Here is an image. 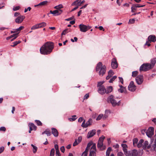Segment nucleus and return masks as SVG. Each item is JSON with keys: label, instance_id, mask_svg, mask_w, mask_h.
Masks as SVG:
<instances>
[{"label": "nucleus", "instance_id": "1", "mask_svg": "<svg viewBox=\"0 0 156 156\" xmlns=\"http://www.w3.org/2000/svg\"><path fill=\"white\" fill-rule=\"evenodd\" d=\"M54 48V43L53 42H47L40 48V53L43 55H48L51 52Z\"/></svg>", "mask_w": 156, "mask_h": 156}, {"label": "nucleus", "instance_id": "2", "mask_svg": "<svg viewBox=\"0 0 156 156\" xmlns=\"http://www.w3.org/2000/svg\"><path fill=\"white\" fill-rule=\"evenodd\" d=\"M106 70V66L103 65L101 62H100L97 64L96 67V70L98 72L99 75L100 76H103L105 73Z\"/></svg>", "mask_w": 156, "mask_h": 156}, {"label": "nucleus", "instance_id": "3", "mask_svg": "<svg viewBox=\"0 0 156 156\" xmlns=\"http://www.w3.org/2000/svg\"><path fill=\"white\" fill-rule=\"evenodd\" d=\"M152 69L149 63H144L140 67L139 70L140 72L147 71Z\"/></svg>", "mask_w": 156, "mask_h": 156}, {"label": "nucleus", "instance_id": "4", "mask_svg": "<svg viewBox=\"0 0 156 156\" xmlns=\"http://www.w3.org/2000/svg\"><path fill=\"white\" fill-rule=\"evenodd\" d=\"M107 101L108 102H110L113 106H115L116 105H119V104L117 103V101L114 98V96L112 95L108 97L107 98Z\"/></svg>", "mask_w": 156, "mask_h": 156}, {"label": "nucleus", "instance_id": "5", "mask_svg": "<svg viewBox=\"0 0 156 156\" xmlns=\"http://www.w3.org/2000/svg\"><path fill=\"white\" fill-rule=\"evenodd\" d=\"M138 152L135 149L129 151L128 154H126V156H138Z\"/></svg>", "mask_w": 156, "mask_h": 156}, {"label": "nucleus", "instance_id": "6", "mask_svg": "<svg viewBox=\"0 0 156 156\" xmlns=\"http://www.w3.org/2000/svg\"><path fill=\"white\" fill-rule=\"evenodd\" d=\"M136 83L138 85L142 83L143 81V76L142 75H139L136 78Z\"/></svg>", "mask_w": 156, "mask_h": 156}, {"label": "nucleus", "instance_id": "7", "mask_svg": "<svg viewBox=\"0 0 156 156\" xmlns=\"http://www.w3.org/2000/svg\"><path fill=\"white\" fill-rule=\"evenodd\" d=\"M62 10H55L53 11L50 10V14H52L54 16H57L60 15L62 12Z\"/></svg>", "mask_w": 156, "mask_h": 156}, {"label": "nucleus", "instance_id": "8", "mask_svg": "<svg viewBox=\"0 0 156 156\" xmlns=\"http://www.w3.org/2000/svg\"><path fill=\"white\" fill-rule=\"evenodd\" d=\"M128 89L131 91H134L136 89V87L134 84L133 81H131L128 87Z\"/></svg>", "mask_w": 156, "mask_h": 156}, {"label": "nucleus", "instance_id": "9", "mask_svg": "<svg viewBox=\"0 0 156 156\" xmlns=\"http://www.w3.org/2000/svg\"><path fill=\"white\" fill-rule=\"evenodd\" d=\"M25 18L24 16H20L16 18L15 20V22L17 23H20L22 22Z\"/></svg>", "mask_w": 156, "mask_h": 156}, {"label": "nucleus", "instance_id": "10", "mask_svg": "<svg viewBox=\"0 0 156 156\" xmlns=\"http://www.w3.org/2000/svg\"><path fill=\"white\" fill-rule=\"evenodd\" d=\"M111 66L112 69H115L117 67L118 64L115 58H113L112 59Z\"/></svg>", "mask_w": 156, "mask_h": 156}, {"label": "nucleus", "instance_id": "11", "mask_svg": "<svg viewBox=\"0 0 156 156\" xmlns=\"http://www.w3.org/2000/svg\"><path fill=\"white\" fill-rule=\"evenodd\" d=\"M98 91L101 94H103L106 93V90L104 86H102L99 87Z\"/></svg>", "mask_w": 156, "mask_h": 156}, {"label": "nucleus", "instance_id": "12", "mask_svg": "<svg viewBox=\"0 0 156 156\" xmlns=\"http://www.w3.org/2000/svg\"><path fill=\"white\" fill-rule=\"evenodd\" d=\"M79 27L80 31L83 32H85L87 31V26L83 24H80L79 25Z\"/></svg>", "mask_w": 156, "mask_h": 156}, {"label": "nucleus", "instance_id": "13", "mask_svg": "<svg viewBox=\"0 0 156 156\" xmlns=\"http://www.w3.org/2000/svg\"><path fill=\"white\" fill-rule=\"evenodd\" d=\"M96 133V130L95 129H92L88 133L87 135V138H89L93 136Z\"/></svg>", "mask_w": 156, "mask_h": 156}, {"label": "nucleus", "instance_id": "14", "mask_svg": "<svg viewBox=\"0 0 156 156\" xmlns=\"http://www.w3.org/2000/svg\"><path fill=\"white\" fill-rule=\"evenodd\" d=\"M156 63V58H152L150 60V63H149L150 66L152 68H153L154 66Z\"/></svg>", "mask_w": 156, "mask_h": 156}, {"label": "nucleus", "instance_id": "15", "mask_svg": "<svg viewBox=\"0 0 156 156\" xmlns=\"http://www.w3.org/2000/svg\"><path fill=\"white\" fill-rule=\"evenodd\" d=\"M51 133L55 137H57L58 136V133L57 129L54 128H51Z\"/></svg>", "mask_w": 156, "mask_h": 156}, {"label": "nucleus", "instance_id": "16", "mask_svg": "<svg viewBox=\"0 0 156 156\" xmlns=\"http://www.w3.org/2000/svg\"><path fill=\"white\" fill-rule=\"evenodd\" d=\"M28 126L29 127L30 130H36L37 129V126H35L33 123H29L28 124Z\"/></svg>", "mask_w": 156, "mask_h": 156}, {"label": "nucleus", "instance_id": "17", "mask_svg": "<svg viewBox=\"0 0 156 156\" xmlns=\"http://www.w3.org/2000/svg\"><path fill=\"white\" fill-rule=\"evenodd\" d=\"M148 39L150 42H154L156 41L155 36L154 35H150L148 37Z\"/></svg>", "mask_w": 156, "mask_h": 156}, {"label": "nucleus", "instance_id": "18", "mask_svg": "<svg viewBox=\"0 0 156 156\" xmlns=\"http://www.w3.org/2000/svg\"><path fill=\"white\" fill-rule=\"evenodd\" d=\"M85 2L84 0H83L82 1H81L80 0H77L75 1L72 4V5H77L79 6L80 5L82 4Z\"/></svg>", "mask_w": 156, "mask_h": 156}, {"label": "nucleus", "instance_id": "19", "mask_svg": "<svg viewBox=\"0 0 156 156\" xmlns=\"http://www.w3.org/2000/svg\"><path fill=\"white\" fill-rule=\"evenodd\" d=\"M45 134L48 136H50L51 135L50 130L48 129L42 133V134Z\"/></svg>", "mask_w": 156, "mask_h": 156}, {"label": "nucleus", "instance_id": "20", "mask_svg": "<svg viewBox=\"0 0 156 156\" xmlns=\"http://www.w3.org/2000/svg\"><path fill=\"white\" fill-rule=\"evenodd\" d=\"M92 122V120L91 119H89L88 121L85 123V128L91 125Z\"/></svg>", "mask_w": 156, "mask_h": 156}, {"label": "nucleus", "instance_id": "21", "mask_svg": "<svg viewBox=\"0 0 156 156\" xmlns=\"http://www.w3.org/2000/svg\"><path fill=\"white\" fill-rule=\"evenodd\" d=\"M113 90V88L112 86H110L107 88V90H106V93L107 94H108L111 92Z\"/></svg>", "mask_w": 156, "mask_h": 156}, {"label": "nucleus", "instance_id": "22", "mask_svg": "<svg viewBox=\"0 0 156 156\" xmlns=\"http://www.w3.org/2000/svg\"><path fill=\"white\" fill-rule=\"evenodd\" d=\"M154 143V144L151 147V149L152 151H156V139H155Z\"/></svg>", "mask_w": 156, "mask_h": 156}, {"label": "nucleus", "instance_id": "23", "mask_svg": "<svg viewBox=\"0 0 156 156\" xmlns=\"http://www.w3.org/2000/svg\"><path fill=\"white\" fill-rule=\"evenodd\" d=\"M31 145L33 147V153H35L37 151V147L33 144H31Z\"/></svg>", "mask_w": 156, "mask_h": 156}, {"label": "nucleus", "instance_id": "24", "mask_svg": "<svg viewBox=\"0 0 156 156\" xmlns=\"http://www.w3.org/2000/svg\"><path fill=\"white\" fill-rule=\"evenodd\" d=\"M144 142L143 140L141 139L139 142L138 144H137V147L140 148L142 146L143 143Z\"/></svg>", "mask_w": 156, "mask_h": 156}, {"label": "nucleus", "instance_id": "25", "mask_svg": "<svg viewBox=\"0 0 156 156\" xmlns=\"http://www.w3.org/2000/svg\"><path fill=\"white\" fill-rule=\"evenodd\" d=\"M103 143L101 142L98 141L97 145L98 147V148H100V149L101 150H102V149H101V148L103 146Z\"/></svg>", "mask_w": 156, "mask_h": 156}, {"label": "nucleus", "instance_id": "26", "mask_svg": "<svg viewBox=\"0 0 156 156\" xmlns=\"http://www.w3.org/2000/svg\"><path fill=\"white\" fill-rule=\"evenodd\" d=\"M148 144V142L147 141H145L143 145V148L144 149H147V146Z\"/></svg>", "mask_w": 156, "mask_h": 156}, {"label": "nucleus", "instance_id": "27", "mask_svg": "<svg viewBox=\"0 0 156 156\" xmlns=\"http://www.w3.org/2000/svg\"><path fill=\"white\" fill-rule=\"evenodd\" d=\"M37 24L39 28L44 27L46 25V23L45 22H42Z\"/></svg>", "mask_w": 156, "mask_h": 156}, {"label": "nucleus", "instance_id": "28", "mask_svg": "<svg viewBox=\"0 0 156 156\" xmlns=\"http://www.w3.org/2000/svg\"><path fill=\"white\" fill-rule=\"evenodd\" d=\"M112 150V148L111 147H109L106 152V156H109L110 151Z\"/></svg>", "mask_w": 156, "mask_h": 156}, {"label": "nucleus", "instance_id": "29", "mask_svg": "<svg viewBox=\"0 0 156 156\" xmlns=\"http://www.w3.org/2000/svg\"><path fill=\"white\" fill-rule=\"evenodd\" d=\"M89 156H96V152L95 151H92L91 149L90 151Z\"/></svg>", "mask_w": 156, "mask_h": 156}, {"label": "nucleus", "instance_id": "30", "mask_svg": "<svg viewBox=\"0 0 156 156\" xmlns=\"http://www.w3.org/2000/svg\"><path fill=\"white\" fill-rule=\"evenodd\" d=\"M63 7L62 5L59 4L58 5H57L54 7V8L56 9L57 10H61L60 9Z\"/></svg>", "mask_w": 156, "mask_h": 156}, {"label": "nucleus", "instance_id": "31", "mask_svg": "<svg viewBox=\"0 0 156 156\" xmlns=\"http://www.w3.org/2000/svg\"><path fill=\"white\" fill-rule=\"evenodd\" d=\"M76 117V115H73L72 116V118H69V120L70 121H74L77 119Z\"/></svg>", "mask_w": 156, "mask_h": 156}, {"label": "nucleus", "instance_id": "32", "mask_svg": "<svg viewBox=\"0 0 156 156\" xmlns=\"http://www.w3.org/2000/svg\"><path fill=\"white\" fill-rule=\"evenodd\" d=\"M39 26H38V24H36L35 25H34L33 26H32L31 28V29L32 30H35L38 28H39Z\"/></svg>", "mask_w": 156, "mask_h": 156}, {"label": "nucleus", "instance_id": "33", "mask_svg": "<svg viewBox=\"0 0 156 156\" xmlns=\"http://www.w3.org/2000/svg\"><path fill=\"white\" fill-rule=\"evenodd\" d=\"M117 78V76H114L112 78L109 80V82L110 83H112V82L115 80Z\"/></svg>", "mask_w": 156, "mask_h": 156}, {"label": "nucleus", "instance_id": "34", "mask_svg": "<svg viewBox=\"0 0 156 156\" xmlns=\"http://www.w3.org/2000/svg\"><path fill=\"white\" fill-rule=\"evenodd\" d=\"M114 74V73L112 70H110L108 72V75L111 77Z\"/></svg>", "mask_w": 156, "mask_h": 156}, {"label": "nucleus", "instance_id": "35", "mask_svg": "<svg viewBox=\"0 0 156 156\" xmlns=\"http://www.w3.org/2000/svg\"><path fill=\"white\" fill-rule=\"evenodd\" d=\"M138 140L137 138H134L133 140V144L134 146L136 145L138 143Z\"/></svg>", "mask_w": 156, "mask_h": 156}, {"label": "nucleus", "instance_id": "36", "mask_svg": "<svg viewBox=\"0 0 156 156\" xmlns=\"http://www.w3.org/2000/svg\"><path fill=\"white\" fill-rule=\"evenodd\" d=\"M20 42H21V41H20L14 42L13 43V45H11V46L12 47H14L15 46H16L17 44H19Z\"/></svg>", "mask_w": 156, "mask_h": 156}, {"label": "nucleus", "instance_id": "37", "mask_svg": "<svg viewBox=\"0 0 156 156\" xmlns=\"http://www.w3.org/2000/svg\"><path fill=\"white\" fill-rule=\"evenodd\" d=\"M55 154V149L54 148H52L51 149L50 151V156H54Z\"/></svg>", "mask_w": 156, "mask_h": 156}, {"label": "nucleus", "instance_id": "38", "mask_svg": "<svg viewBox=\"0 0 156 156\" xmlns=\"http://www.w3.org/2000/svg\"><path fill=\"white\" fill-rule=\"evenodd\" d=\"M48 1H45L40 3L39 5H41V6H43L46 5Z\"/></svg>", "mask_w": 156, "mask_h": 156}, {"label": "nucleus", "instance_id": "39", "mask_svg": "<svg viewBox=\"0 0 156 156\" xmlns=\"http://www.w3.org/2000/svg\"><path fill=\"white\" fill-rule=\"evenodd\" d=\"M35 122L38 126H42V123L39 120H35Z\"/></svg>", "mask_w": 156, "mask_h": 156}, {"label": "nucleus", "instance_id": "40", "mask_svg": "<svg viewBox=\"0 0 156 156\" xmlns=\"http://www.w3.org/2000/svg\"><path fill=\"white\" fill-rule=\"evenodd\" d=\"M19 33H18L13 34L12 35H11L10 36L12 38V37H14V38H13V39H16L18 36V35Z\"/></svg>", "mask_w": 156, "mask_h": 156}, {"label": "nucleus", "instance_id": "41", "mask_svg": "<svg viewBox=\"0 0 156 156\" xmlns=\"http://www.w3.org/2000/svg\"><path fill=\"white\" fill-rule=\"evenodd\" d=\"M138 74V72L137 71H134L132 72V76L133 77H135Z\"/></svg>", "mask_w": 156, "mask_h": 156}, {"label": "nucleus", "instance_id": "42", "mask_svg": "<svg viewBox=\"0 0 156 156\" xmlns=\"http://www.w3.org/2000/svg\"><path fill=\"white\" fill-rule=\"evenodd\" d=\"M127 148H122V150L124 152V153L126 156V154H128L129 151H127Z\"/></svg>", "mask_w": 156, "mask_h": 156}, {"label": "nucleus", "instance_id": "43", "mask_svg": "<svg viewBox=\"0 0 156 156\" xmlns=\"http://www.w3.org/2000/svg\"><path fill=\"white\" fill-rule=\"evenodd\" d=\"M103 115L102 114H100L96 118L97 120H99L103 116Z\"/></svg>", "mask_w": 156, "mask_h": 156}, {"label": "nucleus", "instance_id": "44", "mask_svg": "<svg viewBox=\"0 0 156 156\" xmlns=\"http://www.w3.org/2000/svg\"><path fill=\"white\" fill-rule=\"evenodd\" d=\"M135 20L134 19H130L129 20V22H128V23L129 24L133 23L135 22Z\"/></svg>", "mask_w": 156, "mask_h": 156}, {"label": "nucleus", "instance_id": "45", "mask_svg": "<svg viewBox=\"0 0 156 156\" xmlns=\"http://www.w3.org/2000/svg\"><path fill=\"white\" fill-rule=\"evenodd\" d=\"M68 29H66L64 30L62 33V35H65L68 33Z\"/></svg>", "mask_w": 156, "mask_h": 156}, {"label": "nucleus", "instance_id": "46", "mask_svg": "<svg viewBox=\"0 0 156 156\" xmlns=\"http://www.w3.org/2000/svg\"><path fill=\"white\" fill-rule=\"evenodd\" d=\"M105 138V137L103 136H102L100 137L99 138L98 141L101 142L103 143V140Z\"/></svg>", "mask_w": 156, "mask_h": 156}, {"label": "nucleus", "instance_id": "47", "mask_svg": "<svg viewBox=\"0 0 156 156\" xmlns=\"http://www.w3.org/2000/svg\"><path fill=\"white\" fill-rule=\"evenodd\" d=\"M135 5L137 8H140V7H142L144 6L145 5H141L139 4H135Z\"/></svg>", "mask_w": 156, "mask_h": 156}, {"label": "nucleus", "instance_id": "48", "mask_svg": "<svg viewBox=\"0 0 156 156\" xmlns=\"http://www.w3.org/2000/svg\"><path fill=\"white\" fill-rule=\"evenodd\" d=\"M20 8V7L19 6H14L13 8V10L16 11L19 10Z\"/></svg>", "mask_w": 156, "mask_h": 156}, {"label": "nucleus", "instance_id": "49", "mask_svg": "<svg viewBox=\"0 0 156 156\" xmlns=\"http://www.w3.org/2000/svg\"><path fill=\"white\" fill-rule=\"evenodd\" d=\"M91 149H93V151H95V152H96V144H93V145L91 147Z\"/></svg>", "mask_w": 156, "mask_h": 156}, {"label": "nucleus", "instance_id": "50", "mask_svg": "<svg viewBox=\"0 0 156 156\" xmlns=\"http://www.w3.org/2000/svg\"><path fill=\"white\" fill-rule=\"evenodd\" d=\"M125 89H126L125 88H124V89L119 88L118 90L119 92H120L121 93H122L124 91V90H125Z\"/></svg>", "mask_w": 156, "mask_h": 156}, {"label": "nucleus", "instance_id": "51", "mask_svg": "<svg viewBox=\"0 0 156 156\" xmlns=\"http://www.w3.org/2000/svg\"><path fill=\"white\" fill-rule=\"evenodd\" d=\"M122 0H117L116 2L118 5L119 6H120L121 4V3L122 2Z\"/></svg>", "mask_w": 156, "mask_h": 156}, {"label": "nucleus", "instance_id": "52", "mask_svg": "<svg viewBox=\"0 0 156 156\" xmlns=\"http://www.w3.org/2000/svg\"><path fill=\"white\" fill-rule=\"evenodd\" d=\"M24 28V27L22 26H21L19 28L16 29V30H17L18 31H20L21 30L23 29Z\"/></svg>", "mask_w": 156, "mask_h": 156}, {"label": "nucleus", "instance_id": "53", "mask_svg": "<svg viewBox=\"0 0 156 156\" xmlns=\"http://www.w3.org/2000/svg\"><path fill=\"white\" fill-rule=\"evenodd\" d=\"M119 81L123 84V80L122 77H119Z\"/></svg>", "mask_w": 156, "mask_h": 156}, {"label": "nucleus", "instance_id": "54", "mask_svg": "<svg viewBox=\"0 0 156 156\" xmlns=\"http://www.w3.org/2000/svg\"><path fill=\"white\" fill-rule=\"evenodd\" d=\"M6 130V128L5 127L2 126L0 128V131L5 132Z\"/></svg>", "mask_w": 156, "mask_h": 156}, {"label": "nucleus", "instance_id": "55", "mask_svg": "<svg viewBox=\"0 0 156 156\" xmlns=\"http://www.w3.org/2000/svg\"><path fill=\"white\" fill-rule=\"evenodd\" d=\"M117 156H124V154L122 152H119L118 153Z\"/></svg>", "mask_w": 156, "mask_h": 156}, {"label": "nucleus", "instance_id": "56", "mask_svg": "<svg viewBox=\"0 0 156 156\" xmlns=\"http://www.w3.org/2000/svg\"><path fill=\"white\" fill-rule=\"evenodd\" d=\"M79 143L77 142V140L76 139L75 141L74 142L73 145V146H75L77 145Z\"/></svg>", "mask_w": 156, "mask_h": 156}, {"label": "nucleus", "instance_id": "57", "mask_svg": "<svg viewBox=\"0 0 156 156\" xmlns=\"http://www.w3.org/2000/svg\"><path fill=\"white\" fill-rule=\"evenodd\" d=\"M61 151L63 152L64 153L65 151V148L64 146H62L60 148Z\"/></svg>", "mask_w": 156, "mask_h": 156}, {"label": "nucleus", "instance_id": "58", "mask_svg": "<svg viewBox=\"0 0 156 156\" xmlns=\"http://www.w3.org/2000/svg\"><path fill=\"white\" fill-rule=\"evenodd\" d=\"M82 138L81 136H80L78 137V142L79 143H80L81 142V141L82 140Z\"/></svg>", "mask_w": 156, "mask_h": 156}, {"label": "nucleus", "instance_id": "59", "mask_svg": "<svg viewBox=\"0 0 156 156\" xmlns=\"http://www.w3.org/2000/svg\"><path fill=\"white\" fill-rule=\"evenodd\" d=\"M4 147L2 146L0 147V154L2 153L4 151Z\"/></svg>", "mask_w": 156, "mask_h": 156}, {"label": "nucleus", "instance_id": "60", "mask_svg": "<svg viewBox=\"0 0 156 156\" xmlns=\"http://www.w3.org/2000/svg\"><path fill=\"white\" fill-rule=\"evenodd\" d=\"M132 7V9H133L135 11H136L137 10V7L135 6V4H133Z\"/></svg>", "mask_w": 156, "mask_h": 156}, {"label": "nucleus", "instance_id": "61", "mask_svg": "<svg viewBox=\"0 0 156 156\" xmlns=\"http://www.w3.org/2000/svg\"><path fill=\"white\" fill-rule=\"evenodd\" d=\"M92 142H89L87 145V147L89 148L92 145Z\"/></svg>", "mask_w": 156, "mask_h": 156}, {"label": "nucleus", "instance_id": "62", "mask_svg": "<svg viewBox=\"0 0 156 156\" xmlns=\"http://www.w3.org/2000/svg\"><path fill=\"white\" fill-rule=\"evenodd\" d=\"M85 122V120H84L81 125V126L83 128H85V126H86Z\"/></svg>", "mask_w": 156, "mask_h": 156}, {"label": "nucleus", "instance_id": "63", "mask_svg": "<svg viewBox=\"0 0 156 156\" xmlns=\"http://www.w3.org/2000/svg\"><path fill=\"white\" fill-rule=\"evenodd\" d=\"M104 83L103 82H99L98 83V86H99V87L100 86H102L101 85L103 84Z\"/></svg>", "mask_w": 156, "mask_h": 156}, {"label": "nucleus", "instance_id": "64", "mask_svg": "<svg viewBox=\"0 0 156 156\" xmlns=\"http://www.w3.org/2000/svg\"><path fill=\"white\" fill-rule=\"evenodd\" d=\"M87 153L86 151H84L82 154V156H87Z\"/></svg>", "mask_w": 156, "mask_h": 156}]
</instances>
